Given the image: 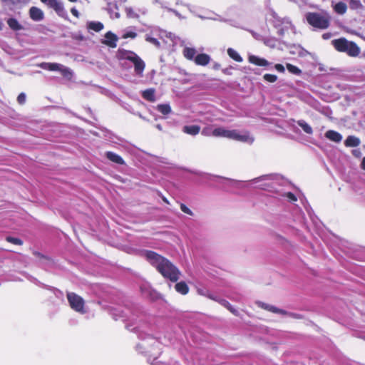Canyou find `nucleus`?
<instances>
[{
  "mask_svg": "<svg viewBox=\"0 0 365 365\" xmlns=\"http://www.w3.org/2000/svg\"><path fill=\"white\" fill-rule=\"evenodd\" d=\"M195 63L198 66H207L210 61V56L206 53H200L195 56Z\"/></svg>",
  "mask_w": 365,
  "mask_h": 365,
  "instance_id": "nucleus-15",
  "label": "nucleus"
},
{
  "mask_svg": "<svg viewBox=\"0 0 365 365\" xmlns=\"http://www.w3.org/2000/svg\"><path fill=\"white\" fill-rule=\"evenodd\" d=\"M228 56L237 62H242V58L240 55L233 48H229L227 49Z\"/></svg>",
  "mask_w": 365,
  "mask_h": 365,
  "instance_id": "nucleus-29",
  "label": "nucleus"
},
{
  "mask_svg": "<svg viewBox=\"0 0 365 365\" xmlns=\"http://www.w3.org/2000/svg\"><path fill=\"white\" fill-rule=\"evenodd\" d=\"M249 61L250 63L259 66H268L271 65V63H269L266 59L258 57L255 55H251L249 56Z\"/></svg>",
  "mask_w": 365,
  "mask_h": 365,
  "instance_id": "nucleus-14",
  "label": "nucleus"
},
{
  "mask_svg": "<svg viewBox=\"0 0 365 365\" xmlns=\"http://www.w3.org/2000/svg\"><path fill=\"white\" fill-rule=\"evenodd\" d=\"M212 133L215 137L226 138L249 144H252L255 140L254 138L247 131L240 132L237 130H228L224 127L215 128Z\"/></svg>",
  "mask_w": 365,
  "mask_h": 365,
  "instance_id": "nucleus-3",
  "label": "nucleus"
},
{
  "mask_svg": "<svg viewBox=\"0 0 365 365\" xmlns=\"http://www.w3.org/2000/svg\"><path fill=\"white\" fill-rule=\"evenodd\" d=\"M6 241L16 245H21L23 243L20 239L13 237H7Z\"/></svg>",
  "mask_w": 365,
  "mask_h": 365,
  "instance_id": "nucleus-42",
  "label": "nucleus"
},
{
  "mask_svg": "<svg viewBox=\"0 0 365 365\" xmlns=\"http://www.w3.org/2000/svg\"><path fill=\"white\" fill-rule=\"evenodd\" d=\"M282 195L287 197L289 202H296L297 200V197L291 192H286Z\"/></svg>",
  "mask_w": 365,
  "mask_h": 365,
  "instance_id": "nucleus-40",
  "label": "nucleus"
},
{
  "mask_svg": "<svg viewBox=\"0 0 365 365\" xmlns=\"http://www.w3.org/2000/svg\"><path fill=\"white\" fill-rule=\"evenodd\" d=\"M334 10L338 14L342 15L344 14L347 10V6L345 3L340 1L336 3L334 6Z\"/></svg>",
  "mask_w": 365,
  "mask_h": 365,
  "instance_id": "nucleus-23",
  "label": "nucleus"
},
{
  "mask_svg": "<svg viewBox=\"0 0 365 365\" xmlns=\"http://www.w3.org/2000/svg\"><path fill=\"white\" fill-rule=\"evenodd\" d=\"M71 14H72L74 16H76V17H77V18H78V17H79V12L78 11V10H77L76 8H72V9H71Z\"/></svg>",
  "mask_w": 365,
  "mask_h": 365,
  "instance_id": "nucleus-51",
  "label": "nucleus"
},
{
  "mask_svg": "<svg viewBox=\"0 0 365 365\" xmlns=\"http://www.w3.org/2000/svg\"><path fill=\"white\" fill-rule=\"evenodd\" d=\"M227 309L234 315L238 316L239 312L237 309H235L230 304L227 306Z\"/></svg>",
  "mask_w": 365,
  "mask_h": 365,
  "instance_id": "nucleus-45",
  "label": "nucleus"
},
{
  "mask_svg": "<svg viewBox=\"0 0 365 365\" xmlns=\"http://www.w3.org/2000/svg\"><path fill=\"white\" fill-rule=\"evenodd\" d=\"M253 183H260L259 187L262 189H267L274 185H289V182L282 176L276 174L262 175L252 180Z\"/></svg>",
  "mask_w": 365,
  "mask_h": 365,
  "instance_id": "nucleus-5",
  "label": "nucleus"
},
{
  "mask_svg": "<svg viewBox=\"0 0 365 365\" xmlns=\"http://www.w3.org/2000/svg\"><path fill=\"white\" fill-rule=\"evenodd\" d=\"M349 7L353 10L362 9L364 8L362 4L359 0H350Z\"/></svg>",
  "mask_w": 365,
  "mask_h": 365,
  "instance_id": "nucleus-33",
  "label": "nucleus"
},
{
  "mask_svg": "<svg viewBox=\"0 0 365 365\" xmlns=\"http://www.w3.org/2000/svg\"><path fill=\"white\" fill-rule=\"evenodd\" d=\"M5 6L10 7L21 2V0H1Z\"/></svg>",
  "mask_w": 365,
  "mask_h": 365,
  "instance_id": "nucleus-43",
  "label": "nucleus"
},
{
  "mask_svg": "<svg viewBox=\"0 0 365 365\" xmlns=\"http://www.w3.org/2000/svg\"><path fill=\"white\" fill-rule=\"evenodd\" d=\"M263 78L267 82L274 83L277 80V76L274 74L266 73L264 75Z\"/></svg>",
  "mask_w": 365,
  "mask_h": 365,
  "instance_id": "nucleus-37",
  "label": "nucleus"
},
{
  "mask_svg": "<svg viewBox=\"0 0 365 365\" xmlns=\"http://www.w3.org/2000/svg\"><path fill=\"white\" fill-rule=\"evenodd\" d=\"M138 11H139V12H140V13H141V14H145V10H143V9H139V10H138Z\"/></svg>",
  "mask_w": 365,
  "mask_h": 365,
  "instance_id": "nucleus-61",
  "label": "nucleus"
},
{
  "mask_svg": "<svg viewBox=\"0 0 365 365\" xmlns=\"http://www.w3.org/2000/svg\"><path fill=\"white\" fill-rule=\"evenodd\" d=\"M110 314L115 320L121 319L123 321H126L128 319L127 314L124 311L119 310L116 308H112Z\"/></svg>",
  "mask_w": 365,
  "mask_h": 365,
  "instance_id": "nucleus-18",
  "label": "nucleus"
},
{
  "mask_svg": "<svg viewBox=\"0 0 365 365\" xmlns=\"http://www.w3.org/2000/svg\"><path fill=\"white\" fill-rule=\"evenodd\" d=\"M196 53L197 51L195 48L187 46L185 47L182 51L184 57L190 61H195Z\"/></svg>",
  "mask_w": 365,
  "mask_h": 365,
  "instance_id": "nucleus-19",
  "label": "nucleus"
},
{
  "mask_svg": "<svg viewBox=\"0 0 365 365\" xmlns=\"http://www.w3.org/2000/svg\"><path fill=\"white\" fill-rule=\"evenodd\" d=\"M17 101L19 104H24L26 102V95L21 93L17 97Z\"/></svg>",
  "mask_w": 365,
  "mask_h": 365,
  "instance_id": "nucleus-44",
  "label": "nucleus"
},
{
  "mask_svg": "<svg viewBox=\"0 0 365 365\" xmlns=\"http://www.w3.org/2000/svg\"><path fill=\"white\" fill-rule=\"evenodd\" d=\"M38 66L41 68L42 69L48 70L50 71H58L64 78L68 79H71L73 76V72L71 68L61 63L43 62L38 64Z\"/></svg>",
  "mask_w": 365,
  "mask_h": 365,
  "instance_id": "nucleus-7",
  "label": "nucleus"
},
{
  "mask_svg": "<svg viewBox=\"0 0 365 365\" xmlns=\"http://www.w3.org/2000/svg\"><path fill=\"white\" fill-rule=\"evenodd\" d=\"M352 154L355 156V157H360L361 155V150L359 149H355V150H352Z\"/></svg>",
  "mask_w": 365,
  "mask_h": 365,
  "instance_id": "nucleus-49",
  "label": "nucleus"
},
{
  "mask_svg": "<svg viewBox=\"0 0 365 365\" xmlns=\"http://www.w3.org/2000/svg\"><path fill=\"white\" fill-rule=\"evenodd\" d=\"M325 137L334 143H339L342 140V135L339 133L333 130H327L325 133Z\"/></svg>",
  "mask_w": 365,
  "mask_h": 365,
  "instance_id": "nucleus-16",
  "label": "nucleus"
},
{
  "mask_svg": "<svg viewBox=\"0 0 365 365\" xmlns=\"http://www.w3.org/2000/svg\"><path fill=\"white\" fill-rule=\"evenodd\" d=\"M140 342L136 345V350L148 356V361L152 365H156L155 361L161 352V344L158 340L150 334L143 331L138 333Z\"/></svg>",
  "mask_w": 365,
  "mask_h": 365,
  "instance_id": "nucleus-2",
  "label": "nucleus"
},
{
  "mask_svg": "<svg viewBox=\"0 0 365 365\" xmlns=\"http://www.w3.org/2000/svg\"><path fill=\"white\" fill-rule=\"evenodd\" d=\"M142 96L145 100L150 102H154L155 101V90L153 88L144 91L142 93Z\"/></svg>",
  "mask_w": 365,
  "mask_h": 365,
  "instance_id": "nucleus-24",
  "label": "nucleus"
},
{
  "mask_svg": "<svg viewBox=\"0 0 365 365\" xmlns=\"http://www.w3.org/2000/svg\"><path fill=\"white\" fill-rule=\"evenodd\" d=\"M115 17L118 19L120 17V14L118 12L115 13Z\"/></svg>",
  "mask_w": 365,
  "mask_h": 365,
  "instance_id": "nucleus-60",
  "label": "nucleus"
},
{
  "mask_svg": "<svg viewBox=\"0 0 365 365\" xmlns=\"http://www.w3.org/2000/svg\"><path fill=\"white\" fill-rule=\"evenodd\" d=\"M124 57L133 63L135 73L138 76H142L145 66L144 61L132 51H126Z\"/></svg>",
  "mask_w": 365,
  "mask_h": 365,
  "instance_id": "nucleus-9",
  "label": "nucleus"
},
{
  "mask_svg": "<svg viewBox=\"0 0 365 365\" xmlns=\"http://www.w3.org/2000/svg\"><path fill=\"white\" fill-rule=\"evenodd\" d=\"M106 156L109 160L112 161L113 163H115L118 165H124L125 164L124 160L119 155H118L113 152H111V151L106 152Z\"/></svg>",
  "mask_w": 365,
  "mask_h": 365,
  "instance_id": "nucleus-17",
  "label": "nucleus"
},
{
  "mask_svg": "<svg viewBox=\"0 0 365 365\" xmlns=\"http://www.w3.org/2000/svg\"><path fill=\"white\" fill-rule=\"evenodd\" d=\"M88 29L98 32L103 29V24L98 21H91L88 24Z\"/></svg>",
  "mask_w": 365,
  "mask_h": 365,
  "instance_id": "nucleus-30",
  "label": "nucleus"
},
{
  "mask_svg": "<svg viewBox=\"0 0 365 365\" xmlns=\"http://www.w3.org/2000/svg\"><path fill=\"white\" fill-rule=\"evenodd\" d=\"M157 110L163 115H168L171 112V108L169 104H159Z\"/></svg>",
  "mask_w": 365,
  "mask_h": 365,
  "instance_id": "nucleus-31",
  "label": "nucleus"
},
{
  "mask_svg": "<svg viewBox=\"0 0 365 365\" xmlns=\"http://www.w3.org/2000/svg\"><path fill=\"white\" fill-rule=\"evenodd\" d=\"M41 2L53 9L56 13L61 17L66 18L67 11L64 9L63 4L59 0H41Z\"/></svg>",
  "mask_w": 365,
  "mask_h": 365,
  "instance_id": "nucleus-11",
  "label": "nucleus"
},
{
  "mask_svg": "<svg viewBox=\"0 0 365 365\" xmlns=\"http://www.w3.org/2000/svg\"><path fill=\"white\" fill-rule=\"evenodd\" d=\"M199 17H200V19H205V17H203V16H199Z\"/></svg>",
  "mask_w": 365,
  "mask_h": 365,
  "instance_id": "nucleus-64",
  "label": "nucleus"
},
{
  "mask_svg": "<svg viewBox=\"0 0 365 365\" xmlns=\"http://www.w3.org/2000/svg\"><path fill=\"white\" fill-rule=\"evenodd\" d=\"M146 259L165 278L172 282H177L180 272L169 260L153 251L144 252Z\"/></svg>",
  "mask_w": 365,
  "mask_h": 365,
  "instance_id": "nucleus-1",
  "label": "nucleus"
},
{
  "mask_svg": "<svg viewBox=\"0 0 365 365\" xmlns=\"http://www.w3.org/2000/svg\"><path fill=\"white\" fill-rule=\"evenodd\" d=\"M297 124L300 126L304 133L307 134H312L313 130L312 127L304 120H299L297 121Z\"/></svg>",
  "mask_w": 365,
  "mask_h": 365,
  "instance_id": "nucleus-28",
  "label": "nucleus"
},
{
  "mask_svg": "<svg viewBox=\"0 0 365 365\" xmlns=\"http://www.w3.org/2000/svg\"><path fill=\"white\" fill-rule=\"evenodd\" d=\"M262 307L264 308V309H267L268 311H270L272 312H274V313H280V314H284L285 312L282 310H280L279 309H277V307H274V306H272V305H269V304H262Z\"/></svg>",
  "mask_w": 365,
  "mask_h": 365,
  "instance_id": "nucleus-34",
  "label": "nucleus"
},
{
  "mask_svg": "<svg viewBox=\"0 0 365 365\" xmlns=\"http://www.w3.org/2000/svg\"><path fill=\"white\" fill-rule=\"evenodd\" d=\"M182 131L191 135H196L200 131V127L197 125H185L182 128Z\"/></svg>",
  "mask_w": 365,
  "mask_h": 365,
  "instance_id": "nucleus-20",
  "label": "nucleus"
},
{
  "mask_svg": "<svg viewBox=\"0 0 365 365\" xmlns=\"http://www.w3.org/2000/svg\"><path fill=\"white\" fill-rule=\"evenodd\" d=\"M227 309L234 315L238 316L239 312L237 309H235L230 304L227 306Z\"/></svg>",
  "mask_w": 365,
  "mask_h": 365,
  "instance_id": "nucleus-46",
  "label": "nucleus"
},
{
  "mask_svg": "<svg viewBox=\"0 0 365 365\" xmlns=\"http://www.w3.org/2000/svg\"><path fill=\"white\" fill-rule=\"evenodd\" d=\"M265 44L269 47L274 48L275 46V42L272 39H267L265 41Z\"/></svg>",
  "mask_w": 365,
  "mask_h": 365,
  "instance_id": "nucleus-48",
  "label": "nucleus"
},
{
  "mask_svg": "<svg viewBox=\"0 0 365 365\" xmlns=\"http://www.w3.org/2000/svg\"><path fill=\"white\" fill-rule=\"evenodd\" d=\"M3 28V24L0 21V30H1Z\"/></svg>",
  "mask_w": 365,
  "mask_h": 365,
  "instance_id": "nucleus-63",
  "label": "nucleus"
},
{
  "mask_svg": "<svg viewBox=\"0 0 365 365\" xmlns=\"http://www.w3.org/2000/svg\"><path fill=\"white\" fill-rule=\"evenodd\" d=\"M232 67H230V68H225L222 70V72L226 74V75H231L232 74Z\"/></svg>",
  "mask_w": 365,
  "mask_h": 365,
  "instance_id": "nucleus-50",
  "label": "nucleus"
},
{
  "mask_svg": "<svg viewBox=\"0 0 365 365\" xmlns=\"http://www.w3.org/2000/svg\"><path fill=\"white\" fill-rule=\"evenodd\" d=\"M212 68L215 70H219L220 68V64L218 63H214Z\"/></svg>",
  "mask_w": 365,
  "mask_h": 365,
  "instance_id": "nucleus-53",
  "label": "nucleus"
},
{
  "mask_svg": "<svg viewBox=\"0 0 365 365\" xmlns=\"http://www.w3.org/2000/svg\"><path fill=\"white\" fill-rule=\"evenodd\" d=\"M330 36H331V34H329V33L324 34L323 36H322L324 39H328V38H330Z\"/></svg>",
  "mask_w": 365,
  "mask_h": 365,
  "instance_id": "nucleus-54",
  "label": "nucleus"
},
{
  "mask_svg": "<svg viewBox=\"0 0 365 365\" xmlns=\"http://www.w3.org/2000/svg\"><path fill=\"white\" fill-rule=\"evenodd\" d=\"M274 68L279 73H284L285 71L284 66L282 64H275Z\"/></svg>",
  "mask_w": 365,
  "mask_h": 365,
  "instance_id": "nucleus-47",
  "label": "nucleus"
},
{
  "mask_svg": "<svg viewBox=\"0 0 365 365\" xmlns=\"http://www.w3.org/2000/svg\"><path fill=\"white\" fill-rule=\"evenodd\" d=\"M136 115H137L139 118H140L141 119H143V120H146V118H145L144 116H143L140 113H136Z\"/></svg>",
  "mask_w": 365,
  "mask_h": 365,
  "instance_id": "nucleus-58",
  "label": "nucleus"
},
{
  "mask_svg": "<svg viewBox=\"0 0 365 365\" xmlns=\"http://www.w3.org/2000/svg\"><path fill=\"white\" fill-rule=\"evenodd\" d=\"M290 53L292 54H297L299 56H303L307 53V51L304 50L301 46L299 45H294L293 46L290 47L289 50Z\"/></svg>",
  "mask_w": 365,
  "mask_h": 365,
  "instance_id": "nucleus-27",
  "label": "nucleus"
},
{
  "mask_svg": "<svg viewBox=\"0 0 365 365\" xmlns=\"http://www.w3.org/2000/svg\"><path fill=\"white\" fill-rule=\"evenodd\" d=\"M331 44L335 49L339 52L346 53L351 57H356L359 55L361 49L353 41H349L345 38L334 39L331 41Z\"/></svg>",
  "mask_w": 365,
  "mask_h": 365,
  "instance_id": "nucleus-4",
  "label": "nucleus"
},
{
  "mask_svg": "<svg viewBox=\"0 0 365 365\" xmlns=\"http://www.w3.org/2000/svg\"><path fill=\"white\" fill-rule=\"evenodd\" d=\"M175 287L176 291L182 294H186L189 291L188 286L184 282L177 283Z\"/></svg>",
  "mask_w": 365,
  "mask_h": 365,
  "instance_id": "nucleus-25",
  "label": "nucleus"
},
{
  "mask_svg": "<svg viewBox=\"0 0 365 365\" xmlns=\"http://www.w3.org/2000/svg\"><path fill=\"white\" fill-rule=\"evenodd\" d=\"M198 292L202 294V295H205V296H207L208 297V295L210 294V293H207V294H205L204 292L201 291V290H199Z\"/></svg>",
  "mask_w": 365,
  "mask_h": 365,
  "instance_id": "nucleus-56",
  "label": "nucleus"
},
{
  "mask_svg": "<svg viewBox=\"0 0 365 365\" xmlns=\"http://www.w3.org/2000/svg\"><path fill=\"white\" fill-rule=\"evenodd\" d=\"M307 22L314 28L325 29L329 26V16L315 12H309L306 14Z\"/></svg>",
  "mask_w": 365,
  "mask_h": 365,
  "instance_id": "nucleus-6",
  "label": "nucleus"
},
{
  "mask_svg": "<svg viewBox=\"0 0 365 365\" xmlns=\"http://www.w3.org/2000/svg\"><path fill=\"white\" fill-rule=\"evenodd\" d=\"M137 36V34L131 30H125L123 34V38H135Z\"/></svg>",
  "mask_w": 365,
  "mask_h": 365,
  "instance_id": "nucleus-38",
  "label": "nucleus"
},
{
  "mask_svg": "<svg viewBox=\"0 0 365 365\" xmlns=\"http://www.w3.org/2000/svg\"><path fill=\"white\" fill-rule=\"evenodd\" d=\"M162 200H163L165 203H167V204H170V202H169L168 200L165 197L162 196Z\"/></svg>",
  "mask_w": 365,
  "mask_h": 365,
  "instance_id": "nucleus-57",
  "label": "nucleus"
},
{
  "mask_svg": "<svg viewBox=\"0 0 365 365\" xmlns=\"http://www.w3.org/2000/svg\"><path fill=\"white\" fill-rule=\"evenodd\" d=\"M272 16L274 19V24L275 27H281L278 30V34L281 36L284 35L285 31L292 29V24L288 18H280L273 12Z\"/></svg>",
  "mask_w": 365,
  "mask_h": 365,
  "instance_id": "nucleus-10",
  "label": "nucleus"
},
{
  "mask_svg": "<svg viewBox=\"0 0 365 365\" xmlns=\"http://www.w3.org/2000/svg\"><path fill=\"white\" fill-rule=\"evenodd\" d=\"M125 11L126 14V16L128 18L130 19H138L139 14L132 8L130 6H127L125 9Z\"/></svg>",
  "mask_w": 365,
  "mask_h": 365,
  "instance_id": "nucleus-32",
  "label": "nucleus"
},
{
  "mask_svg": "<svg viewBox=\"0 0 365 365\" xmlns=\"http://www.w3.org/2000/svg\"><path fill=\"white\" fill-rule=\"evenodd\" d=\"M145 40H146L148 42H149V43H152V44L155 45V46H157V47H159V46H160V42L158 41V39H157V38H155L152 37V36H150L149 34H146V36H145Z\"/></svg>",
  "mask_w": 365,
  "mask_h": 365,
  "instance_id": "nucleus-39",
  "label": "nucleus"
},
{
  "mask_svg": "<svg viewBox=\"0 0 365 365\" xmlns=\"http://www.w3.org/2000/svg\"><path fill=\"white\" fill-rule=\"evenodd\" d=\"M155 3H158L160 5V7L163 9H166L169 12H173L178 19H185L184 16H182L178 11L170 9L166 6V4L164 2H161L159 0H154Z\"/></svg>",
  "mask_w": 365,
  "mask_h": 365,
  "instance_id": "nucleus-26",
  "label": "nucleus"
},
{
  "mask_svg": "<svg viewBox=\"0 0 365 365\" xmlns=\"http://www.w3.org/2000/svg\"><path fill=\"white\" fill-rule=\"evenodd\" d=\"M207 19H213V20H219V19H217V18H212V17H207ZM220 21H222L221 19H220Z\"/></svg>",
  "mask_w": 365,
  "mask_h": 365,
  "instance_id": "nucleus-62",
  "label": "nucleus"
},
{
  "mask_svg": "<svg viewBox=\"0 0 365 365\" xmlns=\"http://www.w3.org/2000/svg\"><path fill=\"white\" fill-rule=\"evenodd\" d=\"M29 16L34 21H40L43 19V11L36 6H32L29 9Z\"/></svg>",
  "mask_w": 365,
  "mask_h": 365,
  "instance_id": "nucleus-13",
  "label": "nucleus"
},
{
  "mask_svg": "<svg viewBox=\"0 0 365 365\" xmlns=\"http://www.w3.org/2000/svg\"><path fill=\"white\" fill-rule=\"evenodd\" d=\"M360 139L354 135L348 136L344 142V144L346 147H357L360 145Z\"/></svg>",
  "mask_w": 365,
  "mask_h": 365,
  "instance_id": "nucleus-22",
  "label": "nucleus"
},
{
  "mask_svg": "<svg viewBox=\"0 0 365 365\" xmlns=\"http://www.w3.org/2000/svg\"><path fill=\"white\" fill-rule=\"evenodd\" d=\"M156 128L158 129L160 131L163 130V128H162V125L160 124L156 125Z\"/></svg>",
  "mask_w": 365,
  "mask_h": 365,
  "instance_id": "nucleus-59",
  "label": "nucleus"
},
{
  "mask_svg": "<svg viewBox=\"0 0 365 365\" xmlns=\"http://www.w3.org/2000/svg\"><path fill=\"white\" fill-rule=\"evenodd\" d=\"M180 210H182V212H183L184 213H185L188 215H190V216L194 215L193 212L183 203L180 204Z\"/></svg>",
  "mask_w": 365,
  "mask_h": 365,
  "instance_id": "nucleus-41",
  "label": "nucleus"
},
{
  "mask_svg": "<svg viewBox=\"0 0 365 365\" xmlns=\"http://www.w3.org/2000/svg\"><path fill=\"white\" fill-rule=\"evenodd\" d=\"M287 68L289 71V72L294 75L299 76L302 73L301 70L298 67L291 63H287Z\"/></svg>",
  "mask_w": 365,
  "mask_h": 365,
  "instance_id": "nucleus-35",
  "label": "nucleus"
},
{
  "mask_svg": "<svg viewBox=\"0 0 365 365\" xmlns=\"http://www.w3.org/2000/svg\"><path fill=\"white\" fill-rule=\"evenodd\" d=\"M132 326H133L132 324H128V325H126V327H127L128 329H129L130 331H138L137 327H132Z\"/></svg>",
  "mask_w": 365,
  "mask_h": 365,
  "instance_id": "nucleus-52",
  "label": "nucleus"
},
{
  "mask_svg": "<svg viewBox=\"0 0 365 365\" xmlns=\"http://www.w3.org/2000/svg\"><path fill=\"white\" fill-rule=\"evenodd\" d=\"M361 168L365 170V157L362 159L361 161Z\"/></svg>",
  "mask_w": 365,
  "mask_h": 365,
  "instance_id": "nucleus-55",
  "label": "nucleus"
},
{
  "mask_svg": "<svg viewBox=\"0 0 365 365\" xmlns=\"http://www.w3.org/2000/svg\"><path fill=\"white\" fill-rule=\"evenodd\" d=\"M118 36L111 31H108L105 35V39L102 43L110 48H115L117 46Z\"/></svg>",
  "mask_w": 365,
  "mask_h": 365,
  "instance_id": "nucleus-12",
  "label": "nucleus"
},
{
  "mask_svg": "<svg viewBox=\"0 0 365 365\" xmlns=\"http://www.w3.org/2000/svg\"><path fill=\"white\" fill-rule=\"evenodd\" d=\"M208 297H209L210 299H213V300H215V301L218 302L221 305H222L223 307H226V308H227V306L230 304V303H229L227 300L223 299H220V298L215 297H214L212 294H209V295H208Z\"/></svg>",
  "mask_w": 365,
  "mask_h": 365,
  "instance_id": "nucleus-36",
  "label": "nucleus"
},
{
  "mask_svg": "<svg viewBox=\"0 0 365 365\" xmlns=\"http://www.w3.org/2000/svg\"><path fill=\"white\" fill-rule=\"evenodd\" d=\"M7 24L11 29L15 31L24 29L22 25L14 18L8 19Z\"/></svg>",
  "mask_w": 365,
  "mask_h": 365,
  "instance_id": "nucleus-21",
  "label": "nucleus"
},
{
  "mask_svg": "<svg viewBox=\"0 0 365 365\" xmlns=\"http://www.w3.org/2000/svg\"><path fill=\"white\" fill-rule=\"evenodd\" d=\"M66 297L71 308L75 312L83 314L86 313L84 299L74 292H68Z\"/></svg>",
  "mask_w": 365,
  "mask_h": 365,
  "instance_id": "nucleus-8",
  "label": "nucleus"
}]
</instances>
